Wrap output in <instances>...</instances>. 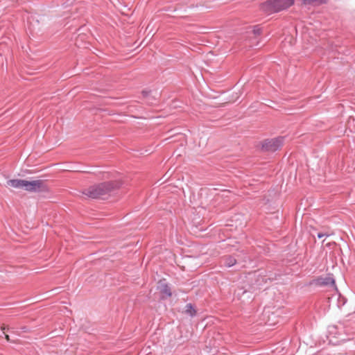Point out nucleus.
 <instances>
[{
    "label": "nucleus",
    "mask_w": 355,
    "mask_h": 355,
    "mask_svg": "<svg viewBox=\"0 0 355 355\" xmlns=\"http://www.w3.org/2000/svg\"><path fill=\"white\" fill-rule=\"evenodd\" d=\"M122 185L121 181L107 182L94 185L87 189L84 193L89 197L96 198L106 195Z\"/></svg>",
    "instance_id": "nucleus-1"
},
{
    "label": "nucleus",
    "mask_w": 355,
    "mask_h": 355,
    "mask_svg": "<svg viewBox=\"0 0 355 355\" xmlns=\"http://www.w3.org/2000/svg\"><path fill=\"white\" fill-rule=\"evenodd\" d=\"M7 187L16 189L24 188L28 191H36L44 188V181L41 180L28 181L25 180H10L6 182Z\"/></svg>",
    "instance_id": "nucleus-2"
},
{
    "label": "nucleus",
    "mask_w": 355,
    "mask_h": 355,
    "mask_svg": "<svg viewBox=\"0 0 355 355\" xmlns=\"http://www.w3.org/2000/svg\"><path fill=\"white\" fill-rule=\"evenodd\" d=\"M294 0H268L261 3V9L267 12H277L291 7Z\"/></svg>",
    "instance_id": "nucleus-3"
},
{
    "label": "nucleus",
    "mask_w": 355,
    "mask_h": 355,
    "mask_svg": "<svg viewBox=\"0 0 355 355\" xmlns=\"http://www.w3.org/2000/svg\"><path fill=\"white\" fill-rule=\"evenodd\" d=\"M284 143L283 137L268 139L263 141L261 144V148L266 151H276Z\"/></svg>",
    "instance_id": "nucleus-4"
},
{
    "label": "nucleus",
    "mask_w": 355,
    "mask_h": 355,
    "mask_svg": "<svg viewBox=\"0 0 355 355\" xmlns=\"http://www.w3.org/2000/svg\"><path fill=\"white\" fill-rule=\"evenodd\" d=\"M159 288L160 292L162 293L163 297H170L171 295V290L169 287L164 282H159Z\"/></svg>",
    "instance_id": "nucleus-5"
},
{
    "label": "nucleus",
    "mask_w": 355,
    "mask_h": 355,
    "mask_svg": "<svg viewBox=\"0 0 355 355\" xmlns=\"http://www.w3.org/2000/svg\"><path fill=\"white\" fill-rule=\"evenodd\" d=\"M185 312L189 314L191 316H193L196 315V311L191 305V304H187L185 306Z\"/></svg>",
    "instance_id": "nucleus-6"
},
{
    "label": "nucleus",
    "mask_w": 355,
    "mask_h": 355,
    "mask_svg": "<svg viewBox=\"0 0 355 355\" xmlns=\"http://www.w3.org/2000/svg\"><path fill=\"white\" fill-rule=\"evenodd\" d=\"M327 0H302L304 4H311V3H318L322 4L325 3Z\"/></svg>",
    "instance_id": "nucleus-7"
},
{
    "label": "nucleus",
    "mask_w": 355,
    "mask_h": 355,
    "mask_svg": "<svg viewBox=\"0 0 355 355\" xmlns=\"http://www.w3.org/2000/svg\"><path fill=\"white\" fill-rule=\"evenodd\" d=\"M230 261L227 263L228 266H233L236 263V260L234 259L230 258Z\"/></svg>",
    "instance_id": "nucleus-8"
},
{
    "label": "nucleus",
    "mask_w": 355,
    "mask_h": 355,
    "mask_svg": "<svg viewBox=\"0 0 355 355\" xmlns=\"http://www.w3.org/2000/svg\"><path fill=\"white\" fill-rule=\"evenodd\" d=\"M325 236V234H322V233H319V234H318V238H320V239L322 238V237H323V236Z\"/></svg>",
    "instance_id": "nucleus-9"
},
{
    "label": "nucleus",
    "mask_w": 355,
    "mask_h": 355,
    "mask_svg": "<svg viewBox=\"0 0 355 355\" xmlns=\"http://www.w3.org/2000/svg\"><path fill=\"white\" fill-rule=\"evenodd\" d=\"M5 338H6V339L8 341H9V340H10V337H9V336H8V335H6Z\"/></svg>",
    "instance_id": "nucleus-10"
}]
</instances>
